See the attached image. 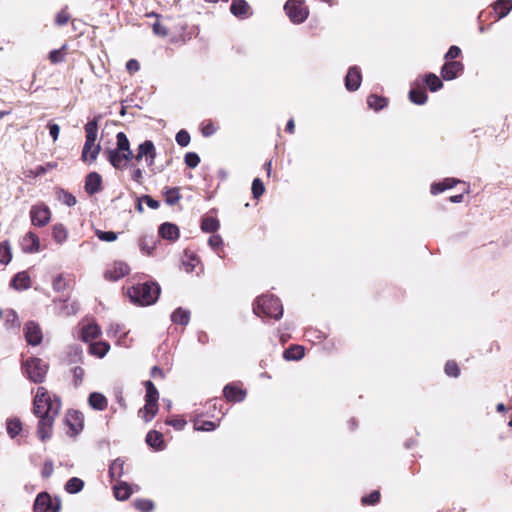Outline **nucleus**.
Segmentation results:
<instances>
[{
	"instance_id": "obj_1",
	"label": "nucleus",
	"mask_w": 512,
	"mask_h": 512,
	"mask_svg": "<svg viewBox=\"0 0 512 512\" xmlns=\"http://www.w3.org/2000/svg\"><path fill=\"white\" fill-rule=\"evenodd\" d=\"M61 409V401L56 395H50L44 387H38L33 401L34 414L39 418L37 434L41 441L52 436L55 417Z\"/></svg>"
},
{
	"instance_id": "obj_2",
	"label": "nucleus",
	"mask_w": 512,
	"mask_h": 512,
	"mask_svg": "<svg viewBox=\"0 0 512 512\" xmlns=\"http://www.w3.org/2000/svg\"><path fill=\"white\" fill-rule=\"evenodd\" d=\"M160 286L156 282L139 283L128 289L127 294L130 300L139 306H149L158 300Z\"/></svg>"
},
{
	"instance_id": "obj_3",
	"label": "nucleus",
	"mask_w": 512,
	"mask_h": 512,
	"mask_svg": "<svg viewBox=\"0 0 512 512\" xmlns=\"http://www.w3.org/2000/svg\"><path fill=\"white\" fill-rule=\"evenodd\" d=\"M253 312L260 317L279 320L283 315L281 301L274 295H262L255 300Z\"/></svg>"
},
{
	"instance_id": "obj_4",
	"label": "nucleus",
	"mask_w": 512,
	"mask_h": 512,
	"mask_svg": "<svg viewBox=\"0 0 512 512\" xmlns=\"http://www.w3.org/2000/svg\"><path fill=\"white\" fill-rule=\"evenodd\" d=\"M86 140L82 150V159L84 161L94 162L100 152V145L96 144L98 134L97 119L89 121L85 125Z\"/></svg>"
},
{
	"instance_id": "obj_5",
	"label": "nucleus",
	"mask_w": 512,
	"mask_h": 512,
	"mask_svg": "<svg viewBox=\"0 0 512 512\" xmlns=\"http://www.w3.org/2000/svg\"><path fill=\"white\" fill-rule=\"evenodd\" d=\"M23 374L33 383H42L45 380L49 365L44 360L31 357L22 361Z\"/></svg>"
},
{
	"instance_id": "obj_6",
	"label": "nucleus",
	"mask_w": 512,
	"mask_h": 512,
	"mask_svg": "<svg viewBox=\"0 0 512 512\" xmlns=\"http://www.w3.org/2000/svg\"><path fill=\"white\" fill-rule=\"evenodd\" d=\"M284 10L294 24L303 23L309 15L307 7L301 0H288L284 5Z\"/></svg>"
},
{
	"instance_id": "obj_7",
	"label": "nucleus",
	"mask_w": 512,
	"mask_h": 512,
	"mask_svg": "<svg viewBox=\"0 0 512 512\" xmlns=\"http://www.w3.org/2000/svg\"><path fill=\"white\" fill-rule=\"evenodd\" d=\"M61 507L60 498H52L47 492L39 493L34 502L35 512H60Z\"/></svg>"
},
{
	"instance_id": "obj_8",
	"label": "nucleus",
	"mask_w": 512,
	"mask_h": 512,
	"mask_svg": "<svg viewBox=\"0 0 512 512\" xmlns=\"http://www.w3.org/2000/svg\"><path fill=\"white\" fill-rule=\"evenodd\" d=\"M156 148L154 143L151 140H145L141 144H139L137 148V153L133 158L136 161L144 160L148 167H152L156 158Z\"/></svg>"
},
{
	"instance_id": "obj_9",
	"label": "nucleus",
	"mask_w": 512,
	"mask_h": 512,
	"mask_svg": "<svg viewBox=\"0 0 512 512\" xmlns=\"http://www.w3.org/2000/svg\"><path fill=\"white\" fill-rule=\"evenodd\" d=\"M30 217L33 225L43 227L49 223L51 213L47 206L36 205L31 208Z\"/></svg>"
},
{
	"instance_id": "obj_10",
	"label": "nucleus",
	"mask_w": 512,
	"mask_h": 512,
	"mask_svg": "<svg viewBox=\"0 0 512 512\" xmlns=\"http://www.w3.org/2000/svg\"><path fill=\"white\" fill-rule=\"evenodd\" d=\"M107 160L115 169H123L127 166L128 162L133 159V156H126V153L118 151L117 149H108L104 151Z\"/></svg>"
},
{
	"instance_id": "obj_11",
	"label": "nucleus",
	"mask_w": 512,
	"mask_h": 512,
	"mask_svg": "<svg viewBox=\"0 0 512 512\" xmlns=\"http://www.w3.org/2000/svg\"><path fill=\"white\" fill-rule=\"evenodd\" d=\"M464 65L460 61H446L441 68V77L446 81L456 79L462 74Z\"/></svg>"
},
{
	"instance_id": "obj_12",
	"label": "nucleus",
	"mask_w": 512,
	"mask_h": 512,
	"mask_svg": "<svg viewBox=\"0 0 512 512\" xmlns=\"http://www.w3.org/2000/svg\"><path fill=\"white\" fill-rule=\"evenodd\" d=\"M24 335L28 344L39 345L42 341V331L38 323L29 321L25 324Z\"/></svg>"
},
{
	"instance_id": "obj_13",
	"label": "nucleus",
	"mask_w": 512,
	"mask_h": 512,
	"mask_svg": "<svg viewBox=\"0 0 512 512\" xmlns=\"http://www.w3.org/2000/svg\"><path fill=\"white\" fill-rule=\"evenodd\" d=\"M130 271L127 263L122 261L114 262L113 266L105 272V278L117 281L126 276Z\"/></svg>"
},
{
	"instance_id": "obj_14",
	"label": "nucleus",
	"mask_w": 512,
	"mask_h": 512,
	"mask_svg": "<svg viewBox=\"0 0 512 512\" xmlns=\"http://www.w3.org/2000/svg\"><path fill=\"white\" fill-rule=\"evenodd\" d=\"M362 76L357 66L349 68L345 77V87L348 91H356L361 84Z\"/></svg>"
},
{
	"instance_id": "obj_15",
	"label": "nucleus",
	"mask_w": 512,
	"mask_h": 512,
	"mask_svg": "<svg viewBox=\"0 0 512 512\" xmlns=\"http://www.w3.org/2000/svg\"><path fill=\"white\" fill-rule=\"evenodd\" d=\"M22 250L25 253H36L40 250L39 237L34 232H28L21 241Z\"/></svg>"
},
{
	"instance_id": "obj_16",
	"label": "nucleus",
	"mask_w": 512,
	"mask_h": 512,
	"mask_svg": "<svg viewBox=\"0 0 512 512\" xmlns=\"http://www.w3.org/2000/svg\"><path fill=\"white\" fill-rule=\"evenodd\" d=\"M102 178L97 172L89 173L85 178V191L94 195L101 190Z\"/></svg>"
},
{
	"instance_id": "obj_17",
	"label": "nucleus",
	"mask_w": 512,
	"mask_h": 512,
	"mask_svg": "<svg viewBox=\"0 0 512 512\" xmlns=\"http://www.w3.org/2000/svg\"><path fill=\"white\" fill-rule=\"evenodd\" d=\"M223 394L229 402H242L246 397V391L233 384L226 385Z\"/></svg>"
},
{
	"instance_id": "obj_18",
	"label": "nucleus",
	"mask_w": 512,
	"mask_h": 512,
	"mask_svg": "<svg viewBox=\"0 0 512 512\" xmlns=\"http://www.w3.org/2000/svg\"><path fill=\"white\" fill-rule=\"evenodd\" d=\"M230 12L238 18H247L251 15L250 6L245 0H232Z\"/></svg>"
},
{
	"instance_id": "obj_19",
	"label": "nucleus",
	"mask_w": 512,
	"mask_h": 512,
	"mask_svg": "<svg viewBox=\"0 0 512 512\" xmlns=\"http://www.w3.org/2000/svg\"><path fill=\"white\" fill-rule=\"evenodd\" d=\"M83 414L79 411H69L66 416L67 425L74 433H79L83 429Z\"/></svg>"
},
{
	"instance_id": "obj_20",
	"label": "nucleus",
	"mask_w": 512,
	"mask_h": 512,
	"mask_svg": "<svg viewBox=\"0 0 512 512\" xmlns=\"http://www.w3.org/2000/svg\"><path fill=\"white\" fill-rule=\"evenodd\" d=\"M159 235L163 239L175 241L179 238V228L173 223L165 222L159 227Z\"/></svg>"
},
{
	"instance_id": "obj_21",
	"label": "nucleus",
	"mask_w": 512,
	"mask_h": 512,
	"mask_svg": "<svg viewBox=\"0 0 512 512\" xmlns=\"http://www.w3.org/2000/svg\"><path fill=\"white\" fill-rule=\"evenodd\" d=\"M10 286L16 290H26L31 286L30 276L26 271L18 272L12 278Z\"/></svg>"
},
{
	"instance_id": "obj_22",
	"label": "nucleus",
	"mask_w": 512,
	"mask_h": 512,
	"mask_svg": "<svg viewBox=\"0 0 512 512\" xmlns=\"http://www.w3.org/2000/svg\"><path fill=\"white\" fill-rule=\"evenodd\" d=\"M145 441L147 445L154 448L155 450L161 451L165 448L163 434L156 430L149 431L146 435Z\"/></svg>"
},
{
	"instance_id": "obj_23",
	"label": "nucleus",
	"mask_w": 512,
	"mask_h": 512,
	"mask_svg": "<svg viewBox=\"0 0 512 512\" xmlns=\"http://www.w3.org/2000/svg\"><path fill=\"white\" fill-rule=\"evenodd\" d=\"M113 490L115 498L119 501L127 500L134 491L132 486L124 481L115 484Z\"/></svg>"
},
{
	"instance_id": "obj_24",
	"label": "nucleus",
	"mask_w": 512,
	"mask_h": 512,
	"mask_svg": "<svg viewBox=\"0 0 512 512\" xmlns=\"http://www.w3.org/2000/svg\"><path fill=\"white\" fill-rule=\"evenodd\" d=\"M88 403L91 408L97 411H103L107 408V398L99 392H92L88 397Z\"/></svg>"
},
{
	"instance_id": "obj_25",
	"label": "nucleus",
	"mask_w": 512,
	"mask_h": 512,
	"mask_svg": "<svg viewBox=\"0 0 512 512\" xmlns=\"http://www.w3.org/2000/svg\"><path fill=\"white\" fill-rule=\"evenodd\" d=\"M458 183H460V180H458L456 178H446L442 182L433 183L431 185V193L433 195H437L439 193L444 192L447 189L453 188Z\"/></svg>"
},
{
	"instance_id": "obj_26",
	"label": "nucleus",
	"mask_w": 512,
	"mask_h": 512,
	"mask_svg": "<svg viewBox=\"0 0 512 512\" xmlns=\"http://www.w3.org/2000/svg\"><path fill=\"white\" fill-rule=\"evenodd\" d=\"M170 318L175 324L187 326L190 322V311L179 307L172 312Z\"/></svg>"
},
{
	"instance_id": "obj_27",
	"label": "nucleus",
	"mask_w": 512,
	"mask_h": 512,
	"mask_svg": "<svg viewBox=\"0 0 512 512\" xmlns=\"http://www.w3.org/2000/svg\"><path fill=\"white\" fill-rule=\"evenodd\" d=\"M58 313L63 316L75 315L79 311V304L77 301H59Z\"/></svg>"
},
{
	"instance_id": "obj_28",
	"label": "nucleus",
	"mask_w": 512,
	"mask_h": 512,
	"mask_svg": "<svg viewBox=\"0 0 512 512\" xmlns=\"http://www.w3.org/2000/svg\"><path fill=\"white\" fill-rule=\"evenodd\" d=\"M118 151L126 153V156H133V152L130 149V142L124 132H118L116 135V148Z\"/></svg>"
},
{
	"instance_id": "obj_29",
	"label": "nucleus",
	"mask_w": 512,
	"mask_h": 512,
	"mask_svg": "<svg viewBox=\"0 0 512 512\" xmlns=\"http://www.w3.org/2000/svg\"><path fill=\"white\" fill-rule=\"evenodd\" d=\"M101 334V329L97 324H89L82 328L81 338L85 342L96 339Z\"/></svg>"
},
{
	"instance_id": "obj_30",
	"label": "nucleus",
	"mask_w": 512,
	"mask_h": 512,
	"mask_svg": "<svg viewBox=\"0 0 512 512\" xmlns=\"http://www.w3.org/2000/svg\"><path fill=\"white\" fill-rule=\"evenodd\" d=\"M304 356V348L300 345H292L283 353V357L287 361H298Z\"/></svg>"
},
{
	"instance_id": "obj_31",
	"label": "nucleus",
	"mask_w": 512,
	"mask_h": 512,
	"mask_svg": "<svg viewBox=\"0 0 512 512\" xmlns=\"http://www.w3.org/2000/svg\"><path fill=\"white\" fill-rule=\"evenodd\" d=\"M493 8L498 13V18L502 19L506 17L512 10V0H497Z\"/></svg>"
},
{
	"instance_id": "obj_32",
	"label": "nucleus",
	"mask_w": 512,
	"mask_h": 512,
	"mask_svg": "<svg viewBox=\"0 0 512 512\" xmlns=\"http://www.w3.org/2000/svg\"><path fill=\"white\" fill-rule=\"evenodd\" d=\"M124 473V460L117 458L109 466V476L112 480L119 479Z\"/></svg>"
},
{
	"instance_id": "obj_33",
	"label": "nucleus",
	"mask_w": 512,
	"mask_h": 512,
	"mask_svg": "<svg viewBox=\"0 0 512 512\" xmlns=\"http://www.w3.org/2000/svg\"><path fill=\"white\" fill-rule=\"evenodd\" d=\"M110 345L107 342L99 341L91 343L89 346V352L99 358H103L109 351Z\"/></svg>"
},
{
	"instance_id": "obj_34",
	"label": "nucleus",
	"mask_w": 512,
	"mask_h": 512,
	"mask_svg": "<svg viewBox=\"0 0 512 512\" xmlns=\"http://www.w3.org/2000/svg\"><path fill=\"white\" fill-rule=\"evenodd\" d=\"M145 405L143 409L140 410V413H143L142 417L145 420V422L151 421L158 411V402H150L145 401Z\"/></svg>"
},
{
	"instance_id": "obj_35",
	"label": "nucleus",
	"mask_w": 512,
	"mask_h": 512,
	"mask_svg": "<svg viewBox=\"0 0 512 512\" xmlns=\"http://www.w3.org/2000/svg\"><path fill=\"white\" fill-rule=\"evenodd\" d=\"M424 81L431 92H436L443 87L442 80L434 73L426 74Z\"/></svg>"
},
{
	"instance_id": "obj_36",
	"label": "nucleus",
	"mask_w": 512,
	"mask_h": 512,
	"mask_svg": "<svg viewBox=\"0 0 512 512\" xmlns=\"http://www.w3.org/2000/svg\"><path fill=\"white\" fill-rule=\"evenodd\" d=\"M52 236L55 242L63 244L68 238V231L63 224H55L52 227Z\"/></svg>"
},
{
	"instance_id": "obj_37",
	"label": "nucleus",
	"mask_w": 512,
	"mask_h": 512,
	"mask_svg": "<svg viewBox=\"0 0 512 512\" xmlns=\"http://www.w3.org/2000/svg\"><path fill=\"white\" fill-rule=\"evenodd\" d=\"M84 481L78 477L70 478L65 484V491L69 494H76L82 491Z\"/></svg>"
},
{
	"instance_id": "obj_38",
	"label": "nucleus",
	"mask_w": 512,
	"mask_h": 512,
	"mask_svg": "<svg viewBox=\"0 0 512 512\" xmlns=\"http://www.w3.org/2000/svg\"><path fill=\"white\" fill-rule=\"evenodd\" d=\"M155 245L156 242L152 236H143L139 239V248L144 254L151 255Z\"/></svg>"
},
{
	"instance_id": "obj_39",
	"label": "nucleus",
	"mask_w": 512,
	"mask_h": 512,
	"mask_svg": "<svg viewBox=\"0 0 512 512\" xmlns=\"http://www.w3.org/2000/svg\"><path fill=\"white\" fill-rule=\"evenodd\" d=\"M367 104H368L369 108H371L375 111H379V110L383 109L384 107H386L387 99L384 97L378 96L376 94H371L367 98Z\"/></svg>"
},
{
	"instance_id": "obj_40",
	"label": "nucleus",
	"mask_w": 512,
	"mask_h": 512,
	"mask_svg": "<svg viewBox=\"0 0 512 512\" xmlns=\"http://www.w3.org/2000/svg\"><path fill=\"white\" fill-rule=\"evenodd\" d=\"M409 99L416 105H423L427 102L428 96L424 89H411L409 91Z\"/></svg>"
},
{
	"instance_id": "obj_41",
	"label": "nucleus",
	"mask_w": 512,
	"mask_h": 512,
	"mask_svg": "<svg viewBox=\"0 0 512 512\" xmlns=\"http://www.w3.org/2000/svg\"><path fill=\"white\" fill-rule=\"evenodd\" d=\"M164 195L165 202L170 206L177 204L181 199L180 189L178 187L166 188Z\"/></svg>"
},
{
	"instance_id": "obj_42",
	"label": "nucleus",
	"mask_w": 512,
	"mask_h": 512,
	"mask_svg": "<svg viewBox=\"0 0 512 512\" xmlns=\"http://www.w3.org/2000/svg\"><path fill=\"white\" fill-rule=\"evenodd\" d=\"M6 428L10 437L15 438L22 430V423L18 418H11L7 420Z\"/></svg>"
},
{
	"instance_id": "obj_43",
	"label": "nucleus",
	"mask_w": 512,
	"mask_h": 512,
	"mask_svg": "<svg viewBox=\"0 0 512 512\" xmlns=\"http://www.w3.org/2000/svg\"><path fill=\"white\" fill-rule=\"evenodd\" d=\"M220 227L219 221L214 217H206L202 220L201 229L207 233H214Z\"/></svg>"
},
{
	"instance_id": "obj_44",
	"label": "nucleus",
	"mask_w": 512,
	"mask_h": 512,
	"mask_svg": "<svg viewBox=\"0 0 512 512\" xmlns=\"http://www.w3.org/2000/svg\"><path fill=\"white\" fill-rule=\"evenodd\" d=\"M12 259L11 247L8 241L0 244V263L7 265Z\"/></svg>"
},
{
	"instance_id": "obj_45",
	"label": "nucleus",
	"mask_w": 512,
	"mask_h": 512,
	"mask_svg": "<svg viewBox=\"0 0 512 512\" xmlns=\"http://www.w3.org/2000/svg\"><path fill=\"white\" fill-rule=\"evenodd\" d=\"M145 388H146L145 401L158 402V399H159L158 390L156 389L155 385L150 380L145 382Z\"/></svg>"
},
{
	"instance_id": "obj_46",
	"label": "nucleus",
	"mask_w": 512,
	"mask_h": 512,
	"mask_svg": "<svg viewBox=\"0 0 512 512\" xmlns=\"http://www.w3.org/2000/svg\"><path fill=\"white\" fill-rule=\"evenodd\" d=\"M217 424L213 421H200L198 418L194 419V429L196 431H213Z\"/></svg>"
},
{
	"instance_id": "obj_47",
	"label": "nucleus",
	"mask_w": 512,
	"mask_h": 512,
	"mask_svg": "<svg viewBox=\"0 0 512 512\" xmlns=\"http://www.w3.org/2000/svg\"><path fill=\"white\" fill-rule=\"evenodd\" d=\"M134 507L141 512H151L154 509V503L149 499H136Z\"/></svg>"
},
{
	"instance_id": "obj_48",
	"label": "nucleus",
	"mask_w": 512,
	"mask_h": 512,
	"mask_svg": "<svg viewBox=\"0 0 512 512\" xmlns=\"http://www.w3.org/2000/svg\"><path fill=\"white\" fill-rule=\"evenodd\" d=\"M265 192V187L260 178H255L252 182V194L255 199L260 198Z\"/></svg>"
},
{
	"instance_id": "obj_49",
	"label": "nucleus",
	"mask_w": 512,
	"mask_h": 512,
	"mask_svg": "<svg viewBox=\"0 0 512 512\" xmlns=\"http://www.w3.org/2000/svg\"><path fill=\"white\" fill-rule=\"evenodd\" d=\"M52 287L54 289V291L56 292H62L64 290L67 289L68 287V282L67 280L63 277V275H57L54 279H53V283H52Z\"/></svg>"
},
{
	"instance_id": "obj_50",
	"label": "nucleus",
	"mask_w": 512,
	"mask_h": 512,
	"mask_svg": "<svg viewBox=\"0 0 512 512\" xmlns=\"http://www.w3.org/2000/svg\"><path fill=\"white\" fill-rule=\"evenodd\" d=\"M200 263V260L195 255H190L188 259L183 261V267L186 272H193L195 267Z\"/></svg>"
},
{
	"instance_id": "obj_51",
	"label": "nucleus",
	"mask_w": 512,
	"mask_h": 512,
	"mask_svg": "<svg viewBox=\"0 0 512 512\" xmlns=\"http://www.w3.org/2000/svg\"><path fill=\"white\" fill-rule=\"evenodd\" d=\"M184 161L189 168H195L200 163V157L195 152H188L184 157Z\"/></svg>"
},
{
	"instance_id": "obj_52",
	"label": "nucleus",
	"mask_w": 512,
	"mask_h": 512,
	"mask_svg": "<svg viewBox=\"0 0 512 512\" xmlns=\"http://www.w3.org/2000/svg\"><path fill=\"white\" fill-rule=\"evenodd\" d=\"M177 144L181 147H186L190 143V135L186 130H180L175 137Z\"/></svg>"
},
{
	"instance_id": "obj_53",
	"label": "nucleus",
	"mask_w": 512,
	"mask_h": 512,
	"mask_svg": "<svg viewBox=\"0 0 512 512\" xmlns=\"http://www.w3.org/2000/svg\"><path fill=\"white\" fill-rule=\"evenodd\" d=\"M95 234L101 241L105 242H113L117 239V233L113 231L96 230Z\"/></svg>"
},
{
	"instance_id": "obj_54",
	"label": "nucleus",
	"mask_w": 512,
	"mask_h": 512,
	"mask_svg": "<svg viewBox=\"0 0 512 512\" xmlns=\"http://www.w3.org/2000/svg\"><path fill=\"white\" fill-rule=\"evenodd\" d=\"M445 373L450 377L457 378L460 374L457 363L455 361H448L445 364Z\"/></svg>"
},
{
	"instance_id": "obj_55",
	"label": "nucleus",
	"mask_w": 512,
	"mask_h": 512,
	"mask_svg": "<svg viewBox=\"0 0 512 512\" xmlns=\"http://www.w3.org/2000/svg\"><path fill=\"white\" fill-rule=\"evenodd\" d=\"M59 200L69 207L74 206L76 204L75 196L64 190L60 191Z\"/></svg>"
},
{
	"instance_id": "obj_56",
	"label": "nucleus",
	"mask_w": 512,
	"mask_h": 512,
	"mask_svg": "<svg viewBox=\"0 0 512 512\" xmlns=\"http://www.w3.org/2000/svg\"><path fill=\"white\" fill-rule=\"evenodd\" d=\"M66 49V45H63L61 49L52 50L49 53V59L52 63H61L64 60L63 50Z\"/></svg>"
},
{
	"instance_id": "obj_57",
	"label": "nucleus",
	"mask_w": 512,
	"mask_h": 512,
	"mask_svg": "<svg viewBox=\"0 0 512 512\" xmlns=\"http://www.w3.org/2000/svg\"><path fill=\"white\" fill-rule=\"evenodd\" d=\"M380 500V493L378 491H373L369 495H366L362 497V504L363 505H374L378 503Z\"/></svg>"
},
{
	"instance_id": "obj_58",
	"label": "nucleus",
	"mask_w": 512,
	"mask_h": 512,
	"mask_svg": "<svg viewBox=\"0 0 512 512\" xmlns=\"http://www.w3.org/2000/svg\"><path fill=\"white\" fill-rule=\"evenodd\" d=\"M216 130L217 128L211 121H206L201 124V133L204 137L212 136Z\"/></svg>"
},
{
	"instance_id": "obj_59",
	"label": "nucleus",
	"mask_w": 512,
	"mask_h": 512,
	"mask_svg": "<svg viewBox=\"0 0 512 512\" xmlns=\"http://www.w3.org/2000/svg\"><path fill=\"white\" fill-rule=\"evenodd\" d=\"M208 244L213 250L217 251L223 246V239L220 235L213 234L209 237Z\"/></svg>"
},
{
	"instance_id": "obj_60",
	"label": "nucleus",
	"mask_w": 512,
	"mask_h": 512,
	"mask_svg": "<svg viewBox=\"0 0 512 512\" xmlns=\"http://www.w3.org/2000/svg\"><path fill=\"white\" fill-rule=\"evenodd\" d=\"M461 54V49L458 46L452 45L444 55L445 61H453Z\"/></svg>"
},
{
	"instance_id": "obj_61",
	"label": "nucleus",
	"mask_w": 512,
	"mask_h": 512,
	"mask_svg": "<svg viewBox=\"0 0 512 512\" xmlns=\"http://www.w3.org/2000/svg\"><path fill=\"white\" fill-rule=\"evenodd\" d=\"M69 19L70 15L65 10H61L55 17V23L58 26H63L68 23Z\"/></svg>"
},
{
	"instance_id": "obj_62",
	"label": "nucleus",
	"mask_w": 512,
	"mask_h": 512,
	"mask_svg": "<svg viewBox=\"0 0 512 512\" xmlns=\"http://www.w3.org/2000/svg\"><path fill=\"white\" fill-rule=\"evenodd\" d=\"M72 372L74 377V383L76 386H79L83 381L84 369L77 366L73 368Z\"/></svg>"
},
{
	"instance_id": "obj_63",
	"label": "nucleus",
	"mask_w": 512,
	"mask_h": 512,
	"mask_svg": "<svg viewBox=\"0 0 512 512\" xmlns=\"http://www.w3.org/2000/svg\"><path fill=\"white\" fill-rule=\"evenodd\" d=\"M152 28L154 34L157 36L165 37L168 35V29L160 22H155Z\"/></svg>"
},
{
	"instance_id": "obj_64",
	"label": "nucleus",
	"mask_w": 512,
	"mask_h": 512,
	"mask_svg": "<svg viewBox=\"0 0 512 512\" xmlns=\"http://www.w3.org/2000/svg\"><path fill=\"white\" fill-rule=\"evenodd\" d=\"M53 471H54V465H53V462L52 461H46L43 465V468H42V476L44 478H48L50 477L52 474H53Z\"/></svg>"
}]
</instances>
